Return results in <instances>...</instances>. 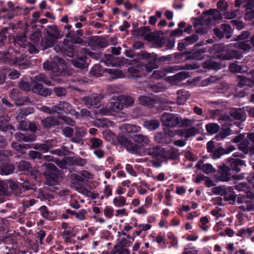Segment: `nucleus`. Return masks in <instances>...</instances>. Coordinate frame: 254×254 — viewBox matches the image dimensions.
Returning a JSON list of instances; mask_svg holds the SVG:
<instances>
[{"instance_id": "20e7f679", "label": "nucleus", "mask_w": 254, "mask_h": 254, "mask_svg": "<svg viewBox=\"0 0 254 254\" xmlns=\"http://www.w3.org/2000/svg\"><path fill=\"white\" fill-rule=\"evenodd\" d=\"M132 138L133 141L137 144L131 142L123 135L118 136V140L127 150L132 152L138 151L141 147H145L148 145L150 142V140L147 136L141 134H134Z\"/></svg>"}, {"instance_id": "4d7b16f0", "label": "nucleus", "mask_w": 254, "mask_h": 254, "mask_svg": "<svg viewBox=\"0 0 254 254\" xmlns=\"http://www.w3.org/2000/svg\"><path fill=\"white\" fill-rule=\"evenodd\" d=\"M40 214L43 218L46 219H50V215L52 213L48 210V207L45 205H43L39 209Z\"/></svg>"}, {"instance_id": "c9c22d12", "label": "nucleus", "mask_w": 254, "mask_h": 254, "mask_svg": "<svg viewBox=\"0 0 254 254\" xmlns=\"http://www.w3.org/2000/svg\"><path fill=\"white\" fill-rule=\"evenodd\" d=\"M127 247L121 245H116L110 254H130V251Z\"/></svg>"}, {"instance_id": "7ed1b4c3", "label": "nucleus", "mask_w": 254, "mask_h": 254, "mask_svg": "<svg viewBox=\"0 0 254 254\" xmlns=\"http://www.w3.org/2000/svg\"><path fill=\"white\" fill-rule=\"evenodd\" d=\"M179 53H176L174 54L168 55L167 56H162L158 57L156 54L152 53L149 54L148 52H144L139 55V58H144L145 60H147L150 69H153L157 68L158 64H162L165 62H170L173 61L177 63H181L180 60V56H178Z\"/></svg>"}, {"instance_id": "052dcab7", "label": "nucleus", "mask_w": 254, "mask_h": 254, "mask_svg": "<svg viewBox=\"0 0 254 254\" xmlns=\"http://www.w3.org/2000/svg\"><path fill=\"white\" fill-rule=\"evenodd\" d=\"M53 92L58 97L64 96L67 93L66 89L62 87H55Z\"/></svg>"}, {"instance_id": "4be33fe9", "label": "nucleus", "mask_w": 254, "mask_h": 254, "mask_svg": "<svg viewBox=\"0 0 254 254\" xmlns=\"http://www.w3.org/2000/svg\"><path fill=\"white\" fill-rule=\"evenodd\" d=\"M9 121L7 116L3 115L0 118V130L3 131H9L12 133V131H15V128L13 126L9 124Z\"/></svg>"}, {"instance_id": "39448f33", "label": "nucleus", "mask_w": 254, "mask_h": 254, "mask_svg": "<svg viewBox=\"0 0 254 254\" xmlns=\"http://www.w3.org/2000/svg\"><path fill=\"white\" fill-rule=\"evenodd\" d=\"M247 184L239 183V209L244 211H254V192L250 190H242Z\"/></svg>"}, {"instance_id": "0eeeda50", "label": "nucleus", "mask_w": 254, "mask_h": 254, "mask_svg": "<svg viewBox=\"0 0 254 254\" xmlns=\"http://www.w3.org/2000/svg\"><path fill=\"white\" fill-rule=\"evenodd\" d=\"M227 161L230 163V167L222 164L218 167L221 175L218 177V180L221 182H229L231 180L230 171L231 170L238 172V158H228Z\"/></svg>"}, {"instance_id": "6ab92c4d", "label": "nucleus", "mask_w": 254, "mask_h": 254, "mask_svg": "<svg viewBox=\"0 0 254 254\" xmlns=\"http://www.w3.org/2000/svg\"><path fill=\"white\" fill-rule=\"evenodd\" d=\"M64 28L66 32L64 33V36L66 38H70L71 42L72 44H79L83 45L84 43L83 40H82L79 36L74 34V31H71V28L72 26L71 25H66L64 26Z\"/></svg>"}, {"instance_id": "8fccbe9b", "label": "nucleus", "mask_w": 254, "mask_h": 254, "mask_svg": "<svg viewBox=\"0 0 254 254\" xmlns=\"http://www.w3.org/2000/svg\"><path fill=\"white\" fill-rule=\"evenodd\" d=\"M212 158L214 159L219 158L222 155L226 154L225 149L220 146L214 149L212 152Z\"/></svg>"}, {"instance_id": "f257e3e1", "label": "nucleus", "mask_w": 254, "mask_h": 254, "mask_svg": "<svg viewBox=\"0 0 254 254\" xmlns=\"http://www.w3.org/2000/svg\"><path fill=\"white\" fill-rule=\"evenodd\" d=\"M213 50L215 52L214 55L211 59L206 60L202 64V67L205 69L218 70L221 68L220 64L215 62L213 59L230 60L235 58L238 59V51L227 48L223 44H214Z\"/></svg>"}, {"instance_id": "bb28decb", "label": "nucleus", "mask_w": 254, "mask_h": 254, "mask_svg": "<svg viewBox=\"0 0 254 254\" xmlns=\"http://www.w3.org/2000/svg\"><path fill=\"white\" fill-rule=\"evenodd\" d=\"M28 156L30 159L34 161L39 160L50 161L52 160L51 156L43 155L40 152L35 150H30L28 153Z\"/></svg>"}, {"instance_id": "49530a36", "label": "nucleus", "mask_w": 254, "mask_h": 254, "mask_svg": "<svg viewBox=\"0 0 254 254\" xmlns=\"http://www.w3.org/2000/svg\"><path fill=\"white\" fill-rule=\"evenodd\" d=\"M246 143V144L242 143L239 144V150L243 151L245 153L250 152L251 155L254 154V144L249 147L248 145V141H247Z\"/></svg>"}, {"instance_id": "f8f14e48", "label": "nucleus", "mask_w": 254, "mask_h": 254, "mask_svg": "<svg viewBox=\"0 0 254 254\" xmlns=\"http://www.w3.org/2000/svg\"><path fill=\"white\" fill-rule=\"evenodd\" d=\"M163 125L168 127L178 126L180 124V115L172 113H164L161 116Z\"/></svg>"}, {"instance_id": "423d86ee", "label": "nucleus", "mask_w": 254, "mask_h": 254, "mask_svg": "<svg viewBox=\"0 0 254 254\" xmlns=\"http://www.w3.org/2000/svg\"><path fill=\"white\" fill-rule=\"evenodd\" d=\"M39 82L49 86L52 85L51 81L48 76L43 73H39L34 77L33 86L32 87V92L44 97L51 95L53 91L50 89L45 88Z\"/></svg>"}, {"instance_id": "f704fd0d", "label": "nucleus", "mask_w": 254, "mask_h": 254, "mask_svg": "<svg viewBox=\"0 0 254 254\" xmlns=\"http://www.w3.org/2000/svg\"><path fill=\"white\" fill-rule=\"evenodd\" d=\"M60 106H61L62 113H69L71 115H74L76 116L78 115V113L72 109L71 105L66 102L60 101Z\"/></svg>"}, {"instance_id": "6e6552de", "label": "nucleus", "mask_w": 254, "mask_h": 254, "mask_svg": "<svg viewBox=\"0 0 254 254\" xmlns=\"http://www.w3.org/2000/svg\"><path fill=\"white\" fill-rule=\"evenodd\" d=\"M127 71L129 77L137 78L140 77L142 74L151 72L152 69L150 68L147 60H145L144 62H141L136 64L130 66L127 68Z\"/></svg>"}, {"instance_id": "bf43d9fd", "label": "nucleus", "mask_w": 254, "mask_h": 254, "mask_svg": "<svg viewBox=\"0 0 254 254\" xmlns=\"http://www.w3.org/2000/svg\"><path fill=\"white\" fill-rule=\"evenodd\" d=\"M198 39V36L197 34H194L190 36L186 37L183 40L187 44V45H191L195 43Z\"/></svg>"}, {"instance_id": "13d9d810", "label": "nucleus", "mask_w": 254, "mask_h": 254, "mask_svg": "<svg viewBox=\"0 0 254 254\" xmlns=\"http://www.w3.org/2000/svg\"><path fill=\"white\" fill-rule=\"evenodd\" d=\"M75 211L71 210L70 209H66L63 211L62 214L61 215V218L64 219H67L68 218H71L74 216Z\"/></svg>"}, {"instance_id": "0e129e2a", "label": "nucleus", "mask_w": 254, "mask_h": 254, "mask_svg": "<svg viewBox=\"0 0 254 254\" xmlns=\"http://www.w3.org/2000/svg\"><path fill=\"white\" fill-rule=\"evenodd\" d=\"M92 148H97L102 144V140L98 138L92 137L90 139Z\"/></svg>"}, {"instance_id": "09e8293b", "label": "nucleus", "mask_w": 254, "mask_h": 254, "mask_svg": "<svg viewBox=\"0 0 254 254\" xmlns=\"http://www.w3.org/2000/svg\"><path fill=\"white\" fill-rule=\"evenodd\" d=\"M24 60V57L23 55H19L18 56H12L11 57L9 60V63L11 64L14 65H23V63H22Z\"/></svg>"}, {"instance_id": "f3484780", "label": "nucleus", "mask_w": 254, "mask_h": 254, "mask_svg": "<svg viewBox=\"0 0 254 254\" xmlns=\"http://www.w3.org/2000/svg\"><path fill=\"white\" fill-rule=\"evenodd\" d=\"M62 162L64 165L70 166H84L87 164L86 159L75 156L65 157Z\"/></svg>"}, {"instance_id": "a19ab883", "label": "nucleus", "mask_w": 254, "mask_h": 254, "mask_svg": "<svg viewBox=\"0 0 254 254\" xmlns=\"http://www.w3.org/2000/svg\"><path fill=\"white\" fill-rule=\"evenodd\" d=\"M119 99L120 100V101L124 106L127 107L132 105L134 102L132 97L125 95H122L119 96Z\"/></svg>"}, {"instance_id": "4468645a", "label": "nucleus", "mask_w": 254, "mask_h": 254, "mask_svg": "<svg viewBox=\"0 0 254 254\" xmlns=\"http://www.w3.org/2000/svg\"><path fill=\"white\" fill-rule=\"evenodd\" d=\"M62 27L60 29L56 25H48L46 29L47 36L55 41L62 38L64 36L65 31L62 32Z\"/></svg>"}, {"instance_id": "774afa93", "label": "nucleus", "mask_w": 254, "mask_h": 254, "mask_svg": "<svg viewBox=\"0 0 254 254\" xmlns=\"http://www.w3.org/2000/svg\"><path fill=\"white\" fill-rule=\"evenodd\" d=\"M108 73L111 74L114 78H117L122 77L123 74L122 71L120 69H108Z\"/></svg>"}, {"instance_id": "680f3d73", "label": "nucleus", "mask_w": 254, "mask_h": 254, "mask_svg": "<svg viewBox=\"0 0 254 254\" xmlns=\"http://www.w3.org/2000/svg\"><path fill=\"white\" fill-rule=\"evenodd\" d=\"M197 129L194 127H191L185 129L186 138L194 136L197 133Z\"/></svg>"}, {"instance_id": "cd10ccee", "label": "nucleus", "mask_w": 254, "mask_h": 254, "mask_svg": "<svg viewBox=\"0 0 254 254\" xmlns=\"http://www.w3.org/2000/svg\"><path fill=\"white\" fill-rule=\"evenodd\" d=\"M155 141L159 143L167 144L170 141V137L168 134L165 132H158L154 136Z\"/></svg>"}, {"instance_id": "69168bd1", "label": "nucleus", "mask_w": 254, "mask_h": 254, "mask_svg": "<svg viewBox=\"0 0 254 254\" xmlns=\"http://www.w3.org/2000/svg\"><path fill=\"white\" fill-rule=\"evenodd\" d=\"M101 65L99 64H95L90 71V74L93 76H99L101 74Z\"/></svg>"}, {"instance_id": "de8ad7c7", "label": "nucleus", "mask_w": 254, "mask_h": 254, "mask_svg": "<svg viewBox=\"0 0 254 254\" xmlns=\"http://www.w3.org/2000/svg\"><path fill=\"white\" fill-rule=\"evenodd\" d=\"M42 32L37 30L30 35V39L34 44H37L42 38Z\"/></svg>"}, {"instance_id": "5701e85b", "label": "nucleus", "mask_w": 254, "mask_h": 254, "mask_svg": "<svg viewBox=\"0 0 254 254\" xmlns=\"http://www.w3.org/2000/svg\"><path fill=\"white\" fill-rule=\"evenodd\" d=\"M14 136L18 141H24L26 142L34 141L36 139V136L34 133H22L18 132L15 134Z\"/></svg>"}, {"instance_id": "c756f323", "label": "nucleus", "mask_w": 254, "mask_h": 254, "mask_svg": "<svg viewBox=\"0 0 254 254\" xmlns=\"http://www.w3.org/2000/svg\"><path fill=\"white\" fill-rule=\"evenodd\" d=\"M143 126L148 130L151 131L159 127L160 122L158 120L155 119L145 120L143 123Z\"/></svg>"}, {"instance_id": "864d4df0", "label": "nucleus", "mask_w": 254, "mask_h": 254, "mask_svg": "<svg viewBox=\"0 0 254 254\" xmlns=\"http://www.w3.org/2000/svg\"><path fill=\"white\" fill-rule=\"evenodd\" d=\"M19 87L25 91H29L31 88V83L25 80H20L18 82Z\"/></svg>"}, {"instance_id": "72a5a7b5", "label": "nucleus", "mask_w": 254, "mask_h": 254, "mask_svg": "<svg viewBox=\"0 0 254 254\" xmlns=\"http://www.w3.org/2000/svg\"><path fill=\"white\" fill-rule=\"evenodd\" d=\"M56 42L51 38L45 36L41 39L40 42V47L43 50H45L49 48H51L54 46Z\"/></svg>"}, {"instance_id": "c85d7f7f", "label": "nucleus", "mask_w": 254, "mask_h": 254, "mask_svg": "<svg viewBox=\"0 0 254 254\" xmlns=\"http://www.w3.org/2000/svg\"><path fill=\"white\" fill-rule=\"evenodd\" d=\"M58 49L59 52L64 56L69 57H72L74 56V49L72 45H62V47H59Z\"/></svg>"}, {"instance_id": "e2e57ef3", "label": "nucleus", "mask_w": 254, "mask_h": 254, "mask_svg": "<svg viewBox=\"0 0 254 254\" xmlns=\"http://www.w3.org/2000/svg\"><path fill=\"white\" fill-rule=\"evenodd\" d=\"M253 233V231L250 228H243L239 230V237L249 238Z\"/></svg>"}, {"instance_id": "9b49d317", "label": "nucleus", "mask_w": 254, "mask_h": 254, "mask_svg": "<svg viewBox=\"0 0 254 254\" xmlns=\"http://www.w3.org/2000/svg\"><path fill=\"white\" fill-rule=\"evenodd\" d=\"M17 171L23 174L31 179H36L38 171L28 161L22 160L17 166Z\"/></svg>"}, {"instance_id": "2f4dec72", "label": "nucleus", "mask_w": 254, "mask_h": 254, "mask_svg": "<svg viewBox=\"0 0 254 254\" xmlns=\"http://www.w3.org/2000/svg\"><path fill=\"white\" fill-rule=\"evenodd\" d=\"M34 112V109L33 107L22 108L18 110V112L16 116V120L17 121L22 120L25 117L31 114Z\"/></svg>"}, {"instance_id": "393cba45", "label": "nucleus", "mask_w": 254, "mask_h": 254, "mask_svg": "<svg viewBox=\"0 0 254 254\" xmlns=\"http://www.w3.org/2000/svg\"><path fill=\"white\" fill-rule=\"evenodd\" d=\"M150 31L149 27L148 26H142L140 28L136 29H133L132 30V35L137 36H146L145 39L146 40H149L150 34H148Z\"/></svg>"}, {"instance_id": "603ef678", "label": "nucleus", "mask_w": 254, "mask_h": 254, "mask_svg": "<svg viewBox=\"0 0 254 254\" xmlns=\"http://www.w3.org/2000/svg\"><path fill=\"white\" fill-rule=\"evenodd\" d=\"M190 76L189 73L186 71H181L173 76V78L175 81H181L186 79Z\"/></svg>"}, {"instance_id": "c03bdc74", "label": "nucleus", "mask_w": 254, "mask_h": 254, "mask_svg": "<svg viewBox=\"0 0 254 254\" xmlns=\"http://www.w3.org/2000/svg\"><path fill=\"white\" fill-rule=\"evenodd\" d=\"M19 122V128L21 130H27L28 128H30L32 130H36V127L34 125H32L31 123H28L25 121H23V119L22 120L18 121Z\"/></svg>"}, {"instance_id": "4c0bfd02", "label": "nucleus", "mask_w": 254, "mask_h": 254, "mask_svg": "<svg viewBox=\"0 0 254 254\" xmlns=\"http://www.w3.org/2000/svg\"><path fill=\"white\" fill-rule=\"evenodd\" d=\"M15 170L14 165L8 164L5 165L0 166V175H8L13 173Z\"/></svg>"}, {"instance_id": "ddd939ff", "label": "nucleus", "mask_w": 254, "mask_h": 254, "mask_svg": "<svg viewBox=\"0 0 254 254\" xmlns=\"http://www.w3.org/2000/svg\"><path fill=\"white\" fill-rule=\"evenodd\" d=\"M41 124L45 129H50L63 125L59 120L58 115L50 116L41 120Z\"/></svg>"}, {"instance_id": "338daca9", "label": "nucleus", "mask_w": 254, "mask_h": 254, "mask_svg": "<svg viewBox=\"0 0 254 254\" xmlns=\"http://www.w3.org/2000/svg\"><path fill=\"white\" fill-rule=\"evenodd\" d=\"M71 179L73 184H79L84 182V178L80 175L76 174H73L71 176Z\"/></svg>"}, {"instance_id": "a18cd8bd", "label": "nucleus", "mask_w": 254, "mask_h": 254, "mask_svg": "<svg viewBox=\"0 0 254 254\" xmlns=\"http://www.w3.org/2000/svg\"><path fill=\"white\" fill-rule=\"evenodd\" d=\"M59 121H63V123L68 126L74 127L75 125V122L72 118L68 117L64 115H58Z\"/></svg>"}, {"instance_id": "a211bd4d", "label": "nucleus", "mask_w": 254, "mask_h": 254, "mask_svg": "<svg viewBox=\"0 0 254 254\" xmlns=\"http://www.w3.org/2000/svg\"><path fill=\"white\" fill-rule=\"evenodd\" d=\"M88 45L93 50L105 48L107 46V43L100 36H93L88 42Z\"/></svg>"}, {"instance_id": "58836bf2", "label": "nucleus", "mask_w": 254, "mask_h": 254, "mask_svg": "<svg viewBox=\"0 0 254 254\" xmlns=\"http://www.w3.org/2000/svg\"><path fill=\"white\" fill-rule=\"evenodd\" d=\"M231 134L232 130L229 127L222 128L219 133L215 136L213 139H216L217 141L221 140Z\"/></svg>"}, {"instance_id": "e433bc0d", "label": "nucleus", "mask_w": 254, "mask_h": 254, "mask_svg": "<svg viewBox=\"0 0 254 254\" xmlns=\"http://www.w3.org/2000/svg\"><path fill=\"white\" fill-rule=\"evenodd\" d=\"M202 14L204 16L209 15L211 16L214 20H221L223 18L222 14L215 9H210L205 10L203 12Z\"/></svg>"}, {"instance_id": "5fc2aeb1", "label": "nucleus", "mask_w": 254, "mask_h": 254, "mask_svg": "<svg viewBox=\"0 0 254 254\" xmlns=\"http://www.w3.org/2000/svg\"><path fill=\"white\" fill-rule=\"evenodd\" d=\"M227 188L224 186H219L213 188L211 189L212 192L216 195L220 194L221 195H224V193L226 192Z\"/></svg>"}, {"instance_id": "412c9836", "label": "nucleus", "mask_w": 254, "mask_h": 254, "mask_svg": "<svg viewBox=\"0 0 254 254\" xmlns=\"http://www.w3.org/2000/svg\"><path fill=\"white\" fill-rule=\"evenodd\" d=\"M88 57L85 55H77L76 59L71 60L72 65L78 68L84 69L88 66Z\"/></svg>"}, {"instance_id": "6e6d98bb", "label": "nucleus", "mask_w": 254, "mask_h": 254, "mask_svg": "<svg viewBox=\"0 0 254 254\" xmlns=\"http://www.w3.org/2000/svg\"><path fill=\"white\" fill-rule=\"evenodd\" d=\"M8 186L4 181L0 180V196L8 194Z\"/></svg>"}, {"instance_id": "f03ea898", "label": "nucleus", "mask_w": 254, "mask_h": 254, "mask_svg": "<svg viewBox=\"0 0 254 254\" xmlns=\"http://www.w3.org/2000/svg\"><path fill=\"white\" fill-rule=\"evenodd\" d=\"M147 154L151 156L154 159L150 162L154 168H160L163 162H167L169 160H174L179 158L180 153L179 149L172 147L169 150H166L159 145L153 146L148 149Z\"/></svg>"}, {"instance_id": "b1692460", "label": "nucleus", "mask_w": 254, "mask_h": 254, "mask_svg": "<svg viewBox=\"0 0 254 254\" xmlns=\"http://www.w3.org/2000/svg\"><path fill=\"white\" fill-rule=\"evenodd\" d=\"M138 101L139 104L148 107H153L157 103L156 99L149 96L143 95H140L138 98Z\"/></svg>"}, {"instance_id": "1a4fd4ad", "label": "nucleus", "mask_w": 254, "mask_h": 254, "mask_svg": "<svg viewBox=\"0 0 254 254\" xmlns=\"http://www.w3.org/2000/svg\"><path fill=\"white\" fill-rule=\"evenodd\" d=\"M206 52V49L202 48L196 50H191L189 51L181 52L177 55L180 56V62L188 60H201L204 58V54Z\"/></svg>"}, {"instance_id": "ea45409f", "label": "nucleus", "mask_w": 254, "mask_h": 254, "mask_svg": "<svg viewBox=\"0 0 254 254\" xmlns=\"http://www.w3.org/2000/svg\"><path fill=\"white\" fill-rule=\"evenodd\" d=\"M178 94V102L180 104H183L190 97L189 92L185 90H180L177 92Z\"/></svg>"}, {"instance_id": "37998d69", "label": "nucleus", "mask_w": 254, "mask_h": 254, "mask_svg": "<svg viewBox=\"0 0 254 254\" xmlns=\"http://www.w3.org/2000/svg\"><path fill=\"white\" fill-rule=\"evenodd\" d=\"M205 128L208 133L213 134L219 131L220 127L217 123H209L206 125Z\"/></svg>"}, {"instance_id": "9d476101", "label": "nucleus", "mask_w": 254, "mask_h": 254, "mask_svg": "<svg viewBox=\"0 0 254 254\" xmlns=\"http://www.w3.org/2000/svg\"><path fill=\"white\" fill-rule=\"evenodd\" d=\"M43 167L45 169L43 174L45 176L48 183L50 185H55L58 178L56 174L57 167L52 163H44Z\"/></svg>"}, {"instance_id": "3c124183", "label": "nucleus", "mask_w": 254, "mask_h": 254, "mask_svg": "<svg viewBox=\"0 0 254 254\" xmlns=\"http://www.w3.org/2000/svg\"><path fill=\"white\" fill-rule=\"evenodd\" d=\"M126 199L123 196L116 197L113 199V203L116 207H121L126 204Z\"/></svg>"}, {"instance_id": "aec40b11", "label": "nucleus", "mask_w": 254, "mask_h": 254, "mask_svg": "<svg viewBox=\"0 0 254 254\" xmlns=\"http://www.w3.org/2000/svg\"><path fill=\"white\" fill-rule=\"evenodd\" d=\"M101 98L96 95H88L83 97V101L88 107L98 108L101 105Z\"/></svg>"}, {"instance_id": "a878e982", "label": "nucleus", "mask_w": 254, "mask_h": 254, "mask_svg": "<svg viewBox=\"0 0 254 254\" xmlns=\"http://www.w3.org/2000/svg\"><path fill=\"white\" fill-rule=\"evenodd\" d=\"M43 68L47 70H50L53 72L56 73V75L59 74L61 72V68L55 62H50L48 61L45 62L43 64Z\"/></svg>"}, {"instance_id": "79ce46f5", "label": "nucleus", "mask_w": 254, "mask_h": 254, "mask_svg": "<svg viewBox=\"0 0 254 254\" xmlns=\"http://www.w3.org/2000/svg\"><path fill=\"white\" fill-rule=\"evenodd\" d=\"M12 155L10 150H3L0 151V162L6 164L9 161V158Z\"/></svg>"}, {"instance_id": "7c9ffc66", "label": "nucleus", "mask_w": 254, "mask_h": 254, "mask_svg": "<svg viewBox=\"0 0 254 254\" xmlns=\"http://www.w3.org/2000/svg\"><path fill=\"white\" fill-rule=\"evenodd\" d=\"M108 107L109 112H117L123 109L124 105L118 98L117 101L109 102Z\"/></svg>"}, {"instance_id": "473e14b6", "label": "nucleus", "mask_w": 254, "mask_h": 254, "mask_svg": "<svg viewBox=\"0 0 254 254\" xmlns=\"http://www.w3.org/2000/svg\"><path fill=\"white\" fill-rule=\"evenodd\" d=\"M236 195L234 191V188L229 187L227 188L226 192L224 194V199L226 201H230V204H233L236 200Z\"/></svg>"}, {"instance_id": "2eb2a0df", "label": "nucleus", "mask_w": 254, "mask_h": 254, "mask_svg": "<svg viewBox=\"0 0 254 254\" xmlns=\"http://www.w3.org/2000/svg\"><path fill=\"white\" fill-rule=\"evenodd\" d=\"M231 116L228 115H223L219 119V122L221 124L222 127H229L233 126V124L238 127V123L237 122H234L231 117L236 120H238V109H236L235 111L230 114Z\"/></svg>"}, {"instance_id": "dca6fc26", "label": "nucleus", "mask_w": 254, "mask_h": 254, "mask_svg": "<svg viewBox=\"0 0 254 254\" xmlns=\"http://www.w3.org/2000/svg\"><path fill=\"white\" fill-rule=\"evenodd\" d=\"M10 97L18 106L26 104L30 101V98L27 96H23L18 89H13L10 93Z\"/></svg>"}]
</instances>
